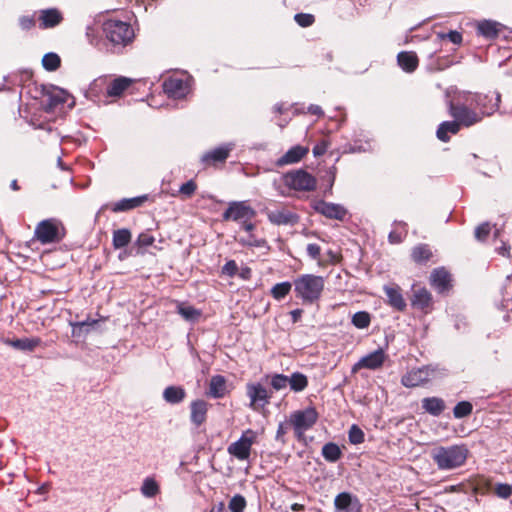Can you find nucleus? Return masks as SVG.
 <instances>
[{
	"label": "nucleus",
	"instance_id": "nucleus-1",
	"mask_svg": "<svg viewBox=\"0 0 512 512\" xmlns=\"http://www.w3.org/2000/svg\"><path fill=\"white\" fill-rule=\"evenodd\" d=\"M468 453L464 445L440 446L432 450L431 457L440 470H452L466 462Z\"/></svg>",
	"mask_w": 512,
	"mask_h": 512
},
{
	"label": "nucleus",
	"instance_id": "nucleus-2",
	"mask_svg": "<svg viewBox=\"0 0 512 512\" xmlns=\"http://www.w3.org/2000/svg\"><path fill=\"white\" fill-rule=\"evenodd\" d=\"M293 285L296 297L300 298L303 303L311 304L321 297L325 280L322 276L303 274L294 280Z\"/></svg>",
	"mask_w": 512,
	"mask_h": 512
},
{
	"label": "nucleus",
	"instance_id": "nucleus-3",
	"mask_svg": "<svg viewBox=\"0 0 512 512\" xmlns=\"http://www.w3.org/2000/svg\"><path fill=\"white\" fill-rule=\"evenodd\" d=\"M468 92H460L451 100L449 111L451 116L461 125L466 127L472 126L480 122L482 114L478 112L473 103H468Z\"/></svg>",
	"mask_w": 512,
	"mask_h": 512
},
{
	"label": "nucleus",
	"instance_id": "nucleus-4",
	"mask_svg": "<svg viewBox=\"0 0 512 512\" xmlns=\"http://www.w3.org/2000/svg\"><path fill=\"white\" fill-rule=\"evenodd\" d=\"M102 29L108 42L117 48L130 45L135 38L132 26L121 20L109 19L103 23Z\"/></svg>",
	"mask_w": 512,
	"mask_h": 512
},
{
	"label": "nucleus",
	"instance_id": "nucleus-5",
	"mask_svg": "<svg viewBox=\"0 0 512 512\" xmlns=\"http://www.w3.org/2000/svg\"><path fill=\"white\" fill-rule=\"evenodd\" d=\"M66 236L63 223L55 218L40 221L34 231V237L41 244L59 243Z\"/></svg>",
	"mask_w": 512,
	"mask_h": 512
},
{
	"label": "nucleus",
	"instance_id": "nucleus-6",
	"mask_svg": "<svg viewBox=\"0 0 512 512\" xmlns=\"http://www.w3.org/2000/svg\"><path fill=\"white\" fill-rule=\"evenodd\" d=\"M444 375V370L436 366H424L408 371L401 379L405 387H417L428 381L440 378Z\"/></svg>",
	"mask_w": 512,
	"mask_h": 512
},
{
	"label": "nucleus",
	"instance_id": "nucleus-7",
	"mask_svg": "<svg viewBox=\"0 0 512 512\" xmlns=\"http://www.w3.org/2000/svg\"><path fill=\"white\" fill-rule=\"evenodd\" d=\"M257 437L256 431L247 429L238 440L228 446L227 452L239 461H246L250 458L252 446L256 443Z\"/></svg>",
	"mask_w": 512,
	"mask_h": 512
},
{
	"label": "nucleus",
	"instance_id": "nucleus-8",
	"mask_svg": "<svg viewBox=\"0 0 512 512\" xmlns=\"http://www.w3.org/2000/svg\"><path fill=\"white\" fill-rule=\"evenodd\" d=\"M468 103H473L482 118L491 115L497 110L500 102V94L497 92H489L487 94L468 92Z\"/></svg>",
	"mask_w": 512,
	"mask_h": 512
},
{
	"label": "nucleus",
	"instance_id": "nucleus-9",
	"mask_svg": "<svg viewBox=\"0 0 512 512\" xmlns=\"http://www.w3.org/2000/svg\"><path fill=\"white\" fill-rule=\"evenodd\" d=\"M316 183V179L302 169L284 175V184L296 191H312L316 188Z\"/></svg>",
	"mask_w": 512,
	"mask_h": 512
},
{
	"label": "nucleus",
	"instance_id": "nucleus-10",
	"mask_svg": "<svg viewBox=\"0 0 512 512\" xmlns=\"http://www.w3.org/2000/svg\"><path fill=\"white\" fill-rule=\"evenodd\" d=\"M318 414L314 408L295 411L290 415V423L298 438L310 429L317 421Z\"/></svg>",
	"mask_w": 512,
	"mask_h": 512
},
{
	"label": "nucleus",
	"instance_id": "nucleus-11",
	"mask_svg": "<svg viewBox=\"0 0 512 512\" xmlns=\"http://www.w3.org/2000/svg\"><path fill=\"white\" fill-rule=\"evenodd\" d=\"M69 98V94L56 86L44 88L42 92L41 105L46 112H53L59 106H63Z\"/></svg>",
	"mask_w": 512,
	"mask_h": 512
},
{
	"label": "nucleus",
	"instance_id": "nucleus-12",
	"mask_svg": "<svg viewBox=\"0 0 512 512\" xmlns=\"http://www.w3.org/2000/svg\"><path fill=\"white\" fill-rule=\"evenodd\" d=\"M163 87L169 97L181 99L190 92V80L188 77H170L164 81Z\"/></svg>",
	"mask_w": 512,
	"mask_h": 512
},
{
	"label": "nucleus",
	"instance_id": "nucleus-13",
	"mask_svg": "<svg viewBox=\"0 0 512 512\" xmlns=\"http://www.w3.org/2000/svg\"><path fill=\"white\" fill-rule=\"evenodd\" d=\"M255 216V211L245 202H233L223 214L224 220L249 221Z\"/></svg>",
	"mask_w": 512,
	"mask_h": 512
},
{
	"label": "nucleus",
	"instance_id": "nucleus-14",
	"mask_svg": "<svg viewBox=\"0 0 512 512\" xmlns=\"http://www.w3.org/2000/svg\"><path fill=\"white\" fill-rule=\"evenodd\" d=\"M72 332L71 337L76 344L86 342L87 337L92 334L96 329V319L87 317L86 320L71 322Z\"/></svg>",
	"mask_w": 512,
	"mask_h": 512
},
{
	"label": "nucleus",
	"instance_id": "nucleus-15",
	"mask_svg": "<svg viewBox=\"0 0 512 512\" xmlns=\"http://www.w3.org/2000/svg\"><path fill=\"white\" fill-rule=\"evenodd\" d=\"M387 359V355L382 348H379L365 356H363L354 366L353 371H358L360 369H370L376 370L382 367L385 360Z\"/></svg>",
	"mask_w": 512,
	"mask_h": 512
},
{
	"label": "nucleus",
	"instance_id": "nucleus-16",
	"mask_svg": "<svg viewBox=\"0 0 512 512\" xmlns=\"http://www.w3.org/2000/svg\"><path fill=\"white\" fill-rule=\"evenodd\" d=\"M234 143L222 144L210 151L204 153L201 157V161L206 165H216L217 163H223L228 158L230 152L234 149Z\"/></svg>",
	"mask_w": 512,
	"mask_h": 512
},
{
	"label": "nucleus",
	"instance_id": "nucleus-17",
	"mask_svg": "<svg viewBox=\"0 0 512 512\" xmlns=\"http://www.w3.org/2000/svg\"><path fill=\"white\" fill-rule=\"evenodd\" d=\"M247 395L250 398V407L253 409L262 408L269 403L268 391L259 383H249L247 385Z\"/></svg>",
	"mask_w": 512,
	"mask_h": 512
},
{
	"label": "nucleus",
	"instance_id": "nucleus-18",
	"mask_svg": "<svg viewBox=\"0 0 512 512\" xmlns=\"http://www.w3.org/2000/svg\"><path fill=\"white\" fill-rule=\"evenodd\" d=\"M313 207L315 211L330 219H336L341 221L347 215L346 208L340 204L320 200L315 202Z\"/></svg>",
	"mask_w": 512,
	"mask_h": 512
},
{
	"label": "nucleus",
	"instance_id": "nucleus-19",
	"mask_svg": "<svg viewBox=\"0 0 512 512\" xmlns=\"http://www.w3.org/2000/svg\"><path fill=\"white\" fill-rule=\"evenodd\" d=\"M336 512H359L360 503L357 497L348 492L338 494L334 499Z\"/></svg>",
	"mask_w": 512,
	"mask_h": 512
},
{
	"label": "nucleus",
	"instance_id": "nucleus-20",
	"mask_svg": "<svg viewBox=\"0 0 512 512\" xmlns=\"http://www.w3.org/2000/svg\"><path fill=\"white\" fill-rule=\"evenodd\" d=\"M63 15L57 8L43 9L39 14V27L41 29H50L58 26L63 21Z\"/></svg>",
	"mask_w": 512,
	"mask_h": 512
},
{
	"label": "nucleus",
	"instance_id": "nucleus-21",
	"mask_svg": "<svg viewBox=\"0 0 512 512\" xmlns=\"http://www.w3.org/2000/svg\"><path fill=\"white\" fill-rule=\"evenodd\" d=\"M269 221L276 225H293L297 223L298 217L287 208H279L267 212Z\"/></svg>",
	"mask_w": 512,
	"mask_h": 512
},
{
	"label": "nucleus",
	"instance_id": "nucleus-22",
	"mask_svg": "<svg viewBox=\"0 0 512 512\" xmlns=\"http://www.w3.org/2000/svg\"><path fill=\"white\" fill-rule=\"evenodd\" d=\"M451 282V276L444 268H438L433 270L430 275V283L432 287L439 293H443L449 289Z\"/></svg>",
	"mask_w": 512,
	"mask_h": 512
},
{
	"label": "nucleus",
	"instance_id": "nucleus-23",
	"mask_svg": "<svg viewBox=\"0 0 512 512\" xmlns=\"http://www.w3.org/2000/svg\"><path fill=\"white\" fill-rule=\"evenodd\" d=\"M309 149L300 145H296L290 148L283 156L277 161V166H285L290 164L298 163L307 153Z\"/></svg>",
	"mask_w": 512,
	"mask_h": 512
},
{
	"label": "nucleus",
	"instance_id": "nucleus-24",
	"mask_svg": "<svg viewBox=\"0 0 512 512\" xmlns=\"http://www.w3.org/2000/svg\"><path fill=\"white\" fill-rule=\"evenodd\" d=\"M191 415L190 419L193 424L200 426L206 420L208 411V403L204 400H195L190 405Z\"/></svg>",
	"mask_w": 512,
	"mask_h": 512
},
{
	"label": "nucleus",
	"instance_id": "nucleus-25",
	"mask_svg": "<svg viewBox=\"0 0 512 512\" xmlns=\"http://www.w3.org/2000/svg\"><path fill=\"white\" fill-rule=\"evenodd\" d=\"M384 292L387 296L388 303L398 311L406 308V301L402 296L401 289L398 286H385Z\"/></svg>",
	"mask_w": 512,
	"mask_h": 512
},
{
	"label": "nucleus",
	"instance_id": "nucleus-26",
	"mask_svg": "<svg viewBox=\"0 0 512 512\" xmlns=\"http://www.w3.org/2000/svg\"><path fill=\"white\" fill-rule=\"evenodd\" d=\"M41 342V339L38 337L5 340L7 345L22 351H33L36 347L41 345Z\"/></svg>",
	"mask_w": 512,
	"mask_h": 512
},
{
	"label": "nucleus",
	"instance_id": "nucleus-27",
	"mask_svg": "<svg viewBox=\"0 0 512 512\" xmlns=\"http://www.w3.org/2000/svg\"><path fill=\"white\" fill-rule=\"evenodd\" d=\"M227 393L226 379L221 375L212 376L209 383L208 394L212 398H222Z\"/></svg>",
	"mask_w": 512,
	"mask_h": 512
},
{
	"label": "nucleus",
	"instance_id": "nucleus-28",
	"mask_svg": "<svg viewBox=\"0 0 512 512\" xmlns=\"http://www.w3.org/2000/svg\"><path fill=\"white\" fill-rule=\"evenodd\" d=\"M411 303L412 306L426 311L432 305V295L427 289L420 288L414 292Z\"/></svg>",
	"mask_w": 512,
	"mask_h": 512
},
{
	"label": "nucleus",
	"instance_id": "nucleus-29",
	"mask_svg": "<svg viewBox=\"0 0 512 512\" xmlns=\"http://www.w3.org/2000/svg\"><path fill=\"white\" fill-rule=\"evenodd\" d=\"M399 66L406 72H413L418 66V57L412 51L400 52L397 56Z\"/></svg>",
	"mask_w": 512,
	"mask_h": 512
},
{
	"label": "nucleus",
	"instance_id": "nucleus-30",
	"mask_svg": "<svg viewBox=\"0 0 512 512\" xmlns=\"http://www.w3.org/2000/svg\"><path fill=\"white\" fill-rule=\"evenodd\" d=\"M133 79L127 77H118L114 79L107 88V95L110 97L120 96L131 84Z\"/></svg>",
	"mask_w": 512,
	"mask_h": 512
},
{
	"label": "nucleus",
	"instance_id": "nucleus-31",
	"mask_svg": "<svg viewBox=\"0 0 512 512\" xmlns=\"http://www.w3.org/2000/svg\"><path fill=\"white\" fill-rule=\"evenodd\" d=\"M186 397L185 390L180 386H168L163 391V398L167 403L178 404Z\"/></svg>",
	"mask_w": 512,
	"mask_h": 512
},
{
	"label": "nucleus",
	"instance_id": "nucleus-32",
	"mask_svg": "<svg viewBox=\"0 0 512 512\" xmlns=\"http://www.w3.org/2000/svg\"><path fill=\"white\" fill-rule=\"evenodd\" d=\"M460 123L457 120L446 121L440 124L437 130L439 140L446 142L449 140V134H456L460 129Z\"/></svg>",
	"mask_w": 512,
	"mask_h": 512
},
{
	"label": "nucleus",
	"instance_id": "nucleus-33",
	"mask_svg": "<svg viewBox=\"0 0 512 512\" xmlns=\"http://www.w3.org/2000/svg\"><path fill=\"white\" fill-rule=\"evenodd\" d=\"M147 200V196H138L133 198L122 199L114 204V211H127L141 206Z\"/></svg>",
	"mask_w": 512,
	"mask_h": 512
},
{
	"label": "nucleus",
	"instance_id": "nucleus-34",
	"mask_svg": "<svg viewBox=\"0 0 512 512\" xmlns=\"http://www.w3.org/2000/svg\"><path fill=\"white\" fill-rule=\"evenodd\" d=\"M422 407L431 415L438 416L445 408L444 401L437 397H428L422 400Z\"/></svg>",
	"mask_w": 512,
	"mask_h": 512
},
{
	"label": "nucleus",
	"instance_id": "nucleus-35",
	"mask_svg": "<svg viewBox=\"0 0 512 512\" xmlns=\"http://www.w3.org/2000/svg\"><path fill=\"white\" fill-rule=\"evenodd\" d=\"M140 490L144 497L152 498L160 492V486L154 478L146 477L142 482Z\"/></svg>",
	"mask_w": 512,
	"mask_h": 512
},
{
	"label": "nucleus",
	"instance_id": "nucleus-36",
	"mask_svg": "<svg viewBox=\"0 0 512 512\" xmlns=\"http://www.w3.org/2000/svg\"><path fill=\"white\" fill-rule=\"evenodd\" d=\"M499 31V24L495 21L484 20L478 24V32L487 38H493L497 36Z\"/></svg>",
	"mask_w": 512,
	"mask_h": 512
},
{
	"label": "nucleus",
	"instance_id": "nucleus-37",
	"mask_svg": "<svg viewBox=\"0 0 512 512\" xmlns=\"http://www.w3.org/2000/svg\"><path fill=\"white\" fill-rule=\"evenodd\" d=\"M288 384L292 391L301 392L308 385L307 377L299 372H294L290 377H288Z\"/></svg>",
	"mask_w": 512,
	"mask_h": 512
},
{
	"label": "nucleus",
	"instance_id": "nucleus-38",
	"mask_svg": "<svg viewBox=\"0 0 512 512\" xmlns=\"http://www.w3.org/2000/svg\"><path fill=\"white\" fill-rule=\"evenodd\" d=\"M131 232L128 229L115 230L113 233V246L116 249L125 247L131 241Z\"/></svg>",
	"mask_w": 512,
	"mask_h": 512
},
{
	"label": "nucleus",
	"instance_id": "nucleus-39",
	"mask_svg": "<svg viewBox=\"0 0 512 512\" xmlns=\"http://www.w3.org/2000/svg\"><path fill=\"white\" fill-rule=\"evenodd\" d=\"M42 65L49 72L56 71L61 66V58L56 53H46L42 58Z\"/></svg>",
	"mask_w": 512,
	"mask_h": 512
},
{
	"label": "nucleus",
	"instance_id": "nucleus-40",
	"mask_svg": "<svg viewBox=\"0 0 512 512\" xmlns=\"http://www.w3.org/2000/svg\"><path fill=\"white\" fill-rule=\"evenodd\" d=\"M177 311L187 321H195L201 315V312L199 310L183 303L177 305Z\"/></svg>",
	"mask_w": 512,
	"mask_h": 512
},
{
	"label": "nucleus",
	"instance_id": "nucleus-41",
	"mask_svg": "<svg viewBox=\"0 0 512 512\" xmlns=\"http://www.w3.org/2000/svg\"><path fill=\"white\" fill-rule=\"evenodd\" d=\"M323 457L330 462L337 461L341 456L340 448L334 443H327L322 448Z\"/></svg>",
	"mask_w": 512,
	"mask_h": 512
},
{
	"label": "nucleus",
	"instance_id": "nucleus-42",
	"mask_svg": "<svg viewBox=\"0 0 512 512\" xmlns=\"http://www.w3.org/2000/svg\"><path fill=\"white\" fill-rule=\"evenodd\" d=\"M351 322L356 328L365 329L371 323V316L366 311H359L352 316Z\"/></svg>",
	"mask_w": 512,
	"mask_h": 512
},
{
	"label": "nucleus",
	"instance_id": "nucleus-43",
	"mask_svg": "<svg viewBox=\"0 0 512 512\" xmlns=\"http://www.w3.org/2000/svg\"><path fill=\"white\" fill-rule=\"evenodd\" d=\"M292 284L290 282H281L274 285L271 289L272 296L277 299H283L291 290Z\"/></svg>",
	"mask_w": 512,
	"mask_h": 512
},
{
	"label": "nucleus",
	"instance_id": "nucleus-44",
	"mask_svg": "<svg viewBox=\"0 0 512 512\" xmlns=\"http://www.w3.org/2000/svg\"><path fill=\"white\" fill-rule=\"evenodd\" d=\"M472 404L468 401H461L456 404L453 409V414L455 418H464L471 414L472 412Z\"/></svg>",
	"mask_w": 512,
	"mask_h": 512
},
{
	"label": "nucleus",
	"instance_id": "nucleus-45",
	"mask_svg": "<svg viewBox=\"0 0 512 512\" xmlns=\"http://www.w3.org/2000/svg\"><path fill=\"white\" fill-rule=\"evenodd\" d=\"M431 252L426 245H419L412 251V258L416 262L426 261L430 258Z\"/></svg>",
	"mask_w": 512,
	"mask_h": 512
},
{
	"label": "nucleus",
	"instance_id": "nucleus-46",
	"mask_svg": "<svg viewBox=\"0 0 512 512\" xmlns=\"http://www.w3.org/2000/svg\"><path fill=\"white\" fill-rule=\"evenodd\" d=\"M494 492L499 498L507 499L512 494V486L506 483H497Z\"/></svg>",
	"mask_w": 512,
	"mask_h": 512
},
{
	"label": "nucleus",
	"instance_id": "nucleus-47",
	"mask_svg": "<svg viewBox=\"0 0 512 512\" xmlns=\"http://www.w3.org/2000/svg\"><path fill=\"white\" fill-rule=\"evenodd\" d=\"M349 441L352 444H360L364 441L363 431L356 425H352L349 430Z\"/></svg>",
	"mask_w": 512,
	"mask_h": 512
},
{
	"label": "nucleus",
	"instance_id": "nucleus-48",
	"mask_svg": "<svg viewBox=\"0 0 512 512\" xmlns=\"http://www.w3.org/2000/svg\"><path fill=\"white\" fill-rule=\"evenodd\" d=\"M246 506L245 499L240 495H235L229 502V509L232 512H243Z\"/></svg>",
	"mask_w": 512,
	"mask_h": 512
},
{
	"label": "nucleus",
	"instance_id": "nucleus-49",
	"mask_svg": "<svg viewBox=\"0 0 512 512\" xmlns=\"http://www.w3.org/2000/svg\"><path fill=\"white\" fill-rule=\"evenodd\" d=\"M271 385L275 390H282L287 387L288 376L283 374H275L271 379Z\"/></svg>",
	"mask_w": 512,
	"mask_h": 512
},
{
	"label": "nucleus",
	"instance_id": "nucleus-50",
	"mask_svg": "<svg viewBox=\"0 0 512 512\" xmlns=\"http://www.w3.org/2000/svg\"><path fill=\"white\" fill-rule=\"evenodd\" d=\"M239 242L245 246L264 247L266 245L265 240L256 239L252 234H249L247 237H241Z\"/></svg>",
	"mask_w": 512,
	"mask_h": 512
},
{
	"label": "nucleus",
	"instance_id": "nucleus-51",
	"mask_svg": "<svg viewBox=\"0 0 512 512\" xmlns=\"http://www.w3.org/2000/svg\"><path fill=\"white\" fill-rule=\"evenodd\" d=\"M295 21L301 27H308L313 24L314 16L311 14L299 13L294 16Z\"/></svg>",
	"mask_w": 512,
	"mask_h": 512
},
{
	"label": "nucleus",
	"instance_id": "nucleus-52",
	"mask_svg": "<svg viewBox=\"0 0 512 512\" xmlns=\"http://www.w3.org/2000/svg\"><path fill=\"white\" fill-rule=\"evenodd\" d=\"M154 241L155 239L150 233L143 232L139 234L136 244L140 247H149L154 243Z\"/></svg>",
	"mask_w": 512,
	"mask_h": 512
},
{
	"label": "nucleus",
	"instance_id": "nucleus-53",
	"mask_svg": "<svg viewBox=\"0 0 512 512\" xmlns=\"http://www.w3.org/2000/svg\"><path fill=\"white\" fill-rule=\"evenodd\" d=\"M196 188V183L193 180H189L188 182L181 185L179 192L185 197H190L191 195L194 194Z\"/></svg>",
	"mask_w": 512,
	"mask_h": 512
},
{
	"label": "nucleus",
	"instance_id": "nucleus-54",
	"mask_svg": "<svg viewBox=\"0 0 512 512\" xmlns=\"http://www.w3.org/2000/svg\"><path fill=\"white\" fill-rule=\"evenodd\" d=\"M306 250H307V254L309 255L310 258L317 260L318 264L322 265V263L319 259L320 252H321L320 246H318L317 244L310 243L307 245Z\"/></svg>",
	"mask_w": 512,
	"mask_h": 512
},
{
	"label": "nucleus",
	"instance_id": "nucleus-55",
	"mask_svg": "<svg viewBox=\"0 0 512 512\" xmlns=\"http://www.w3.org/2000/svg\"><path fill=\"white\" fill-rule=\"evenodd\" d=\"M35 24H36V22H35V19L33 16L25 15V16L20 17V19H19L20 27L26 31L34 28Z\"/></svg>",
	"mask_w": 512,
	"mask_h": 512
},
{
	"label": "nucleus",
	"instance_id": "nucleus-56",
	"mask_svg": "<svg viewBox=\"0 0 512 512\" xmlns=\"http://www.w3.org/2000/svg\"><path fill=\"white\" fill-rule=\"evenodd\" d=\"M489 233H490V226L488 223H484L476 228L475 237L478 240L483 241L486 239V237L489 235Z\"/></svg>",
	"mask_w": 512,
	"mask_h": 512
},
{
	"label": "nucleus",
	"instance_id": "nucleus-57",
	"mask_svg": "<svg viewBox=\"0 0 512 512\" xmlns=\"http://www.w3.org/2000/svg\"><path fill=\"white\" fill-rule=\"evenodd\" d=\"M329 146H330V144L327 140H322L320 143L315 145V147L313 148L314 156L318 157V156L323 155L327 151Z\"/></svg>",
	"mask_w": 512,
	"mask_h": 512
},
{
	"label": "nucleus",
	"instance_id": "nucleus-58",
	"mask_svg": "<svg viewBox=\"0 0 512 512\" xmlns=\"http://www.w3.org/2000/svg\"><path fill=\"white\" fill-rule=\"evenodd\" d=\"M237 272V264L235 261H228L222 268V273L228 276H233Z\"/></svg>",
	"mask_w": 512,
	"mask_h": 512
},
{
	"label": "nucleus",
	"instance_id": "nucleus-59",
	"mask_svg": "<svg viewBox=\"0 0 512 512\" xmlns=\"http://www.w3.org/2000/svg\"><path fill=\"white\" fill-rule=\"evenodd\" d=\"M440 38H448L454 44H460L462 41V36L457 31H450L448 34H439Z\"/></svg>",
	"mask_w": 512,
	"mask_h": 512
},
{
	"label": "nucleus",
	"instance_id": "nucleus-60",
	"mask_svg": "<svg viewBox=\"0 0 512 512\" xmlns=\"http://www.w3.org/2000/svg\"><path fill=\"white\" fill-rule=\"evenodd\" d=\"M86 36L91 44H93L94 39L96 38V30L93 26H88L86 31Z\"/></svg>",
	"mask_w": 512,
	"mask_h": 512
},
{
	"label": "nucleus",
	"instance_id": "nucleus-61",
	"mask_svg": "<svg viewBox=\"0 0 512 512\" xmlns=\"http://www.w3.org/2000/svg\"><path fill=\"white\" fill-rule=\"evenodd\" d=\"M308 112L315 115H322L323 111L320 106L318 105H310L308 107Z\"/></svg>",
	"mask_w": 512,
	"mask_h": 512
},
{
	"label": "nucleus",
	"instance_id": "nucleus-62",
	"mask_svg": "<svg viewBox=\"0 0 512 512\" xmlns=\"http://www.w3.org/2000/svg\"><path fill=\"white\" fill-rule=\"evenodd\" d=\"M389 241L391 243H399V242H401V236L399 234H397L396 232H391L389 234Z\"/></svg>",
	"mask_w": 512,
	"mask_h": 512
},
{
	"label": "nucleus",
	"instance_id": "nucleus-63",
	"mask_svg": "<svg viewBox=\"0 0 512 512\" xmlns=\"http://www.w3.org/2000/svg\"><path fill=\"white\" fill-rule=\"evenodd\" d=\"M301 314H302V311H301V310H299V309L293 310V311L291 312V315H292L293 321H294V322H296V321L300 318Z\"/></svg>",
	"mask_w": 512,
	"mask_h": 512
},
{
	"label": "nucleus",
	"instance_id": "nucleus-64",
	"mask_svg": "<svg viewBox=\"0 0 512 512\" xmlns=\"http://www.w3.org/2000/svg\"><path fill=\"white\" fill-rule=\"evenodd\" d=\"M243 229L246 231V232H250L253 230L254 228V225L252 223H247V221H243Z\"/></svg>",
	"mask_w": 512,
	"mask_h": 512
}]
</instances>
